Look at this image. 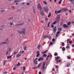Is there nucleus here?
<instances>
[{"label": "nucleus", "instance_id": "f257e3e1", "mask_svg": "<svg viewBox=\"0 0 74 74\" xmlns=\"http://www.w3.org/2000/svg\"><path fill=\"white\" fill-rule=\"evenodd\" d=\"M42 66V69L43 70H46L47 67V66L46 67H45V62L44 61L43 62Z\"/></svg>", "mask_w": 74, "mask_h": 74}, {"label": "nucleus", "instance_id": "f03ea898", "mask_svg": "<svg viewBox=\"0 0 74 74\" xmlns=\"http://www.w3.org/2000/svg\"><path fill=\"white\" fill-rule=\"evenodd\" d=\"M37 7L38 9L39 10H42V8L41 7V4L40 3H38V4Z\"/></svg>", "mask_w": 74, "mask_h": 74}, {"label": "nucleus", "instance_id": "7ed1b4c3", "mask_svg": "<svg viewBox=\"0 0 74 74\" xmlns=\"http://www.w3.org/2000/svg\"><path fill=\"white\" fill-rule=\"evenodd\" d=\"M44 10L46 13L48 12V8L47 7H45L44 8Z\"/></svg>", "mask_w": 74, "mask_h": 74}, {"label": "nucleus", "instance_id": "20e7f679", "mask_svg": "<svg viewBox=\"0 0 74 74\" xmlns=\"http://www.w3.org/2000/svg\"><path fill=\"white\" fill-rule=\"evenodd\" d=\"M21 31L23 32V34H25V33H26V29L25 28H22L21 29Z\"/></svg>", "mask_w": 74, "mask_h": 74}, {"label": "nucleus", "instance_id": "39448f33", "mask_svg": "<svg viewBox=\"0 0 74 74\" xmlns=\"http://www.w3.org/2000/svg\"><path fill=\"white\" fill-rule=\"evenodd\" d=\"M67 9L66 8H63L61 9V11L62 12H65V11H67Z\"/></svg>", "mask_w": 74, "mask_h": 74}, {"label": "nucleus", "instance_id": "423d86ee", "mask_svg": "<svg viewBox=\"0 0 74 74\" xmlns=\"http://www.w3.org/2000/svg\"><path fill=\"white\" fill-rule=\"evenodd\" d=\"M60 59V57L59 56H57L55 58V60L56 61H58V60Z\"/></svg>", "mask_w": 74, "mask_h": 74}, {"label": "nucleus", "instance_id": "0eeeda50", "mask_svg": "<svg viewBox=\"0 0 74 74\" xmlns=\"http://www.w3.org/2000/svg\"><path fill=\"white\" fill-rule=\"evenodd\" d=\"M53 29L54 33H55L56 31V27L55 26L53 28Z\"/></svg>", "mask_w": 74, "mask_h": 74}, {"label": "nucleus", "instance_id": "6e6552de", "mask_svg": "<svg viewBox=\"0 0 74 74\" xmlns=\"http://www.w3.org/2000/svg\"><path fill=\"white\" fill-rule=\"evenodd\" d=\"M44 58L42 57L38 59V61H40V60H43Z\"/></svg>", "mask_w": 74, "mask_h": 74}, {"label": "nucleus", "instance_id": "1a4fd4ad", "mask_svg": "<svg viewBox=\"0 0 74 74\" xmlns=\"http://www.w3.org/2000/svg\"><path fill=\"white\" fill-rule=\"evenodd\" d=\"M63 27H65V28H67L68 26L66 24H64L63 25Z\"/></svg>", "mask_w": 74, "mask_h": 74}, {"label": "nucleus", "instance_id": "9d476101", "mask_svg": "<svg viewBox=\"0 0 74 74\" xmlns=\"http://www.w3.org/2000/svg\"><path fill=\"white\" fill-rule=\"evenodd\" d=\"M17 32H18V33H20V34H23L22 31H18Z\"/></svg>", "mask_w": 74, "mask_h": 74}, {"label": "nucleus", "instance_id": "9b49d317", "mask_svg": "<svg viewBox=\"0 0 74 74\" xmlns=\"http://www.w3.org/2000/svg\"><path fill=\"white\" fill-rule=\"evenodd\" d=\"M60 32L59 31H58L56 33V37H57V36H58V34H60Z\"/></svg>", "mask_w": 74, "mask_h": 74}, {"label": "nucleus", "instance_id": "f8f14e48", "mask_svg": "<svg viewBox=\"0 0 74 74\" xmlns=\"http://www.w3.org/2000/svg\"><path fill=\"white\" fill-rule=\"evenodd\" d=\"M12 58V56H10L7 57V58L8 59H10V58Z\"/></svg>", "mask_w": 74, "mask_h": 74}, {"label": "nucleus", "instance_id": "ddd939ff", "mask_svg": "<svg viewBox=\"0 0 74 74\" xmlns=\"http://www.w3.org/2000/svg\"><path fill=\"white\" fill-rule=\"evenodd\" d=\"M7 44V42H1L0 43V45H1V44Z\"/></svg>", "mask_w": 74, "mask_h": 74}, {"label": "nucleus", "instance_id": "4468645a", "mask_svg": "<svg viewBox=\"0 0 74 74\" xmlns=\"http://www.w3.org/2000/svg\"><path fill=\"white\" fill-rule=\"evenodd\" d=\"M62 51H64L66 50V49L64 47H63L62 48Z\"/></svg>", "mask_w": 74, "mask_h": 74}, {"label": "nucleus", "instance_id": "2eb2a0df", "mask_svg": "<svg viewBox=\"0 0 74 74\" xmlns=\"http://www.w3.org/2000/svg\"><path fill=\"white\" fill-rule=\"evenodd\" d=\"M34 63H35V64H37V60H34Z\"/></svg>", "mask_w": 74, "mask_h": 74}, {"label": "nucleus", "instance_id": "dca6fc26", "mask_svg": "<svg viewBox=\"0 0 74 74\" xmlns=\"http://www.w3.org/2000/svg\"><path fill=\"white\" fill-rule=\"evenodd\" d=\"M21 56V55L18 54L16 56V57H17V58H19V57H20Z\"/></svg>", "mask_w": 74, "mask_h": 74}, {"label": "nucleus", "instance_id": "f3484780", "mask_svg": "<svg viewBox=\"0 0 74 74\" xmlns=\"http://www.w3.org/2000/svg\"><path fill=\"white\" fill-rule=\"evenodd\" d=\"M71 24V22L69 21L68 22V23H67V25H68V26H69V25H70Z\"/></svg>", "mask_w": 74, "mask_h": 74}, {"label": "nucleus", "instance_id": "a211bd4d", "mask_svg": "<svg viewBox=\"0 0 74 74\" xmlns=\"http://www.w3.org/2000/svg\"><path fill=\"white\" fill-rule=\"evenodd\" d=\"M40 14L42 15V16H43L44 15V13L42 12H40Z\"/></svg>", "mask_w": 74, "mask_h": 74}, {"label": "nucleus", "instance_id": "6ab92c4d", "mask_svg": "<svg viewBox=\"0 0 74 74\" xmlns=\"http://www.w3.org/2000/svg\"><path fill=\"white\" fill-rule=\"evenodd\" d=\"M70 63H67L66 64V67H69L70 66Z\"/></svg>", "mask_w": 74, "mask_h": 74}, {"label": "nucleus", "instance_id": "aec40b11", "mask_svg": "<svg viewBox=\"0 0 74 74\" xmlns=\"http://www.w3.org/2000/svg\"><path fill=\"white\" fill-rule=\"evenodd\" d=\"M56 23H57V21H55L54 22H53L52 24L55 25V24H56Z\"/></svg>", "mask_w": 74, "mask_h": 74}, {"label": "nucleus", "instance_id": "412c9836", "mask_svg": "<svg viewBox=\"0 0 74 74\" xmlns=\"http://www.w3.org/2000/svg\"><path fill=\"white\" fill-rule=\"evenodd\" d=\"M20 1L18 0H15L14 1L15 3H18V2H19Z\"/></svg>", "mask_w": 74, "mask_h": 74}, {"label": "nucleus", "instance_id": "4be33fe9", "mask_svg": "<svg viewBox=\"0 0 74 74\" xmlns=\"http://www.w3.org/2000/svg\"><path fill=\"white\" fill-rule=\"evenodd\" d=\"M41 63H40V64L38 65V68H39V67H40V66H41Z\"/></svg>", "mask_w": 74, "mask_h": 74}, {"label": "nucleus", "instance_id": "5701e85b", "mask_svg": "<svg viewBox=\"0 0 74 74\" xmlns=\"http://www.w3.org/2000/svg\"><path fill=\"white\" fill-rule=\"evenodd\" d=\"M48 38V35H45L44 36V38Z\"/></svg>", "mask_w": 74, "mask_h": 74}, {"label": "nucleus", "instance_id": "b1692460", "mask_svg": "<svg viewBox=\"0 0 74 74\" xmlns=\"http://www.w3.org/2000/svg\"><path fill=\"white\" fill-rule=\"evenodd\" d=\"M47 55H46L45 54L43 55V57H45V58L46 57H47Z\"/></svg>", "mask_w": 74, "mask_h": 74}, {"label": "nucleus", "instance_id": "393cba45", "mask_svg": "<svg viewBox=\"0 0 74 74\" xmlns=\"http://www.w3.org/2000/svg\"><path fill=\"white\" fill-rule=\"evenodd\" d=\"M23 70L24 71H25L26 69V68L25 67V66H24L23 67Z\"/></svg>", "mask_w": 74, "mask_h": 74}, {"label": "nucleus", "instance_id": "a878e982", "mask_svg": "<svg viewBox=\"0 0 74 74\" xmlns=\"http://www.w3.org/2000/svg\"><path fill=\"white\" fill-rule=\"evenodd\" d=\"M58 30L59 31H61L62 30V28H60L58 29Z\"/></svg>", "mask_w": 74, "mask_h": 74}, {"label": "nucleus", "instance_id": "bb28decb", "mask_svg": "<svg viewBox=\"0 0 74 74\" xmlns=\"http://www.w3.org/2000/svg\"><path fill=\"white\" fill-rule=\"evenodd\" d=\"M62 0H60V1L58 2V4H61V2L62 1Z\"/></svg>", "mask_w": 74, "mask_h": 74}, {"label": "nucleus", "instance_id": "cd10ccee", "mask_svg": "<svg viewBox=\"0 0 74 74\" xmlns=\"http://www.w3.org/2000/svg\"><path fill=\"white\" fill-rule=\"evenodd\" d=\"M20 66V63L18 62L17 65V67H18V66Z\"/></svg>", "mask_w": 74, "mask_h": 74}, {"label": "nucleus", "instance_id": "c85d7f7f", "mask_svg": "<svg viewBox=\"0 0 74 74\" xmlns=\"http://www.w3.org/2000/svg\"><path fill=\"white\" fill-rule=\"evenodd\" d=\"M44 29H45V30H47V29H48V27L46 26L45 27H44Z\"/></svg>", "mask_w": 74, "mask_h": 74}, {"label": "nucleus", "instance_id": "c756f323", "mask_svg": "<svg viewBox=\"0 0 74 74\" xmlns=\"http://www.w3.org/2000/svg\"><path fill=\"white\" fill-rule=\"evenodd\" d=\"M51 14L50 12H49V14L48 16V17L49 18V17H50V16H51Z\"/></svg>", "mask_w": 74, "mask_h": 74}, {"label": "nucleus", "instance_id": "7c9ffc66", "mask_svg": "<svg viewBox=\"0 0 74 74\" xmlns=\"http://www.w3.org/2000/svg\"><path fill=\"white\" fill-rule=\"evenodd\" d=\"M47 38H50V39H51V37L47 35Z\"/></svg>", "mask_w": 74, "mask_h": 74}, {"label": "nucleus", "instance_id": "2f4dec72", "mask_svg": "<svg viewBox=\"0 0 74 74\" xmlns=\"http://www.w3.org/2000/svg\"><path fill=\"white\" fill-rule=\"evenodd\" d=\"M24 51H20V53L23 54V53H24Z\"/></svg>", "mask_w": 74, "mask_h": 74}, {"label": "nucleus", "instance_id": "473e14b6", "mask_svg": "<svg viewBox=\"0 0 74 74\" xmlns=\"http://www.w3.org/2000/svg\"><path fill=\"white\" fill-rule=\"evenodd\" d=\"M61 11H62V10H60L59 11H58L57 12V13H60V12H61Z\"/></svg>", "mask_w": 74, "mask_h": 74}, {"label": "nucleus", "instance_id": "72a5a7b5", "mask_svg": "<svg viewBox=\"0 0 74 74\" xmlns=\"http://www.w3.org/2000/svg\"><path fill=\"white\" fill-rule=\"evenodd\" d=\"M62 47H63V46L65 45L64 44V42H62Z\"/></svg>", "mask_w": 74, "mask_h": 74}, {"label": "nucleus", "instance_id": "f704fd0d", "mask_svg": "<svg viewBox=\"0 0 74 74\" xmlns=\"http://www.w3.org/2000/svg\"><path fill=\"white\" fill-rule=\"evenodd\" d=\"M55 56H58V53H54Z\"/></svg>", "mask_w": 74, "mask_h": 74}, {"label": "nucleus", "instance_id": "c9c22d12", "mask_svg": "<svg viewBox=\"0 0 74 74\" xmlns=\"http://www.w3.org/2000/svg\"><path fill=\"white\" fill-rule=\"evenodd\" d=\"M52 56V55L51 54H50V55H48L47 57V58H48V57H51Z\"/></svg>", "mask_w": 74, "mask_h": 74}, {"label": "nucleus", "instance_id": "e433bc0d", "mask_svg": "<svg viewBox=\"0 0 74 74\" xmlns=\"http://www.w3.org/2000/svg\"><path fill=\"white\" fill-rule=\"evenodd\" d=\"M63 22H61L60 23V25H61V26H62V25H63Z\"/></svg>", "mask_w": 74, "mask_h": 74}, {"label": "nucleus", "instance_id": "4c0bfd02", "mask_svg": "<svg viewBox=\"0 0 74 74\" xmlns=\"http://www.w3.org/2000/svg\"><path fill=\"white\" fill-rule=\"evenodd\" d=\"M69 42L70 44H71L72 43V41L71 40H70L69 41Z\"/></svg>", "mask_w": 74, "mask_h": 74}, {"label": "nucleus", "instance_id": "58836bf2", "mask_svg": "<svg viewBox=\"0 0 74 74\" xmlns=\"http://www.w3.org/2000/svg\"><path fill=\"white\" fill-rule=\"evenodd\" d=\"M36 54H40V51H37Z\"/></svg>", "mask_w": 74, "mask_h": 74}, {"label": "nucleus", "instance_id": "ea45409f", "mask_svg": "<svg viewBox=\"0 0 74 74\" xmlns=\"http://www.w3.org/2000/svg\"><path fill=\"white\" fill-rule=\"evenodd\" d=\"M48 18H45V21H48Z\"/></svg>", "mask_w": 74, "mask_h": 74}, {"label": "nucleus", "instance_id": "a19ab883", "mask_svg": "<svg viewBox=\"0 0 74 74\" xmlns=\"http://www.w3.org/2000/svg\"><path fill=\"white\" fill-rule=\"evenodd\" d=\"M14 54H16V53H18V52H16V51H14Z\"/></svg>", "mask_w": 74, "mask_h": 74}, {"label": "nucleus", "instance_id": "79ce46f5", "mask_svg": "<svg viewBox=\"0 0 74 74\" xmlns=\"http://www.w3.org/2000/svg\"><path fill=\"white\" fill-rule=\"evenodd\" d=\"M40 47V45H39L37 47L38 49H39Z\"/></svg>", "mask_w": 74, "mask_h": 74}, {"label": "nucleus", "instance_id": "37998d69", "mask_svg": "<svg viewBox=\"0 0 74 74\" xmlns=\"http://www.w3.org/2000/svg\"><path fill=\"white\" fill-rule=\"evenodd\" d=\"M27 5H30V3L29 2H28L27 3Z\"/></svg>", "mask_w": 74, "mask_h": 74}, {"label": "nucleus", "instance_id": "c03bdc74", "mask_svg": "<svg viewBox=\"0 0 74 74\" xmlns=\"http://www.w3.org/2000/svg\"><path fill=\"white\" fill-rule=\"evenodd\" d=\"M67 58L68 59H71L70 57L69 56H67Z\"/></svg>", "mask_w": 74, "mask_h": 74}, {"label": "nucleus", "instance_id": "a18cd8bd", "mask_svg": "<svg viewBox=\"0 0 74 74\" xmlns=\"http://www.w3.org/2000/svg\"><path fill=\"white\" fill-rule=\"evenodd\" d=\"M3 74H7V72H4L3 73Z\"/></svg>", "mask_w": 74, "mask_h": 74}, {"label": "nucleus", "instance_id": "49530a36", "mask_svg": "<svg viewBox=\"0 0 74 74\" xmlns=\"http://www.w3.org/2000/svg\"><path fill=\"white\" fill-rule=\"evenodd\" d=\"M44 4H47V2H46V1H44Z\"/></svg>", "mask_w": 74, "mask_h": 74}, {"label": "nucleus", "instance_id": "de8ad7c7", "mask_svg": "<svg viewBox=\"0 0 74 74\" xmlns=\"http://www.w3.org/2000/svg\"><path fill=\"white\" fill-rule=\"evenodd\" d=\"M24 49L25 51L26 49V46H25L24 48Z\"/></svg>", "mask_w": 74, "mask_h": 74}, {"label": "nucleus", "instance_id": "09e8293b", "mask_svg": "<svg viewBox=\"0 0 74 74\" xmlns=\"http://www.w3.org/2000/svg\"><path fill=\"white\" fill-rule=\"evenodd\" d=\"M50 45H49V46H50V45H52V42H50Z\"/></svg>", "mask_w": 74, "mask_h": 74}, {"label": "nucleus", "instance_id": "8fccbe9b", "mask_svg": "<svg viewBox=\"0 0 74 74\" xmlns=\"http://www.w3.org/2000/svg\"><path fill=\"white\" fill-rule=\"evenodd\" d=\"M71 1L72 3H74V0H72Z\"/></svg>", "mask_w": 74, "mask_h": 74}, {"label": "nucleus", "instance_id": "3c124183", "mask_svg": "<svg viewBox=\"0 0 74 74\" xmlns=\"http://www.w3.org/2000/svg\"><path fill=\"white\" fill-rule=\"evenodd\" d=\"M13 19V17H12V18H10L9 19V20H11V19Z\"/></svg>", "mask_w": 74, "mask_h": 74}, {"label": "nucleus", "instance_id": "603ef678", "mask_svg": "<svg viewBox=\"0 0 74 74\" xmlns=\"http://www.w3.org/2000/svg\"><path fill=\"white\" fill-rule=\"evenodd\" d=\"M39 55H40V54H37V55H36V57H38V56H39Z\"/></svg>", "mask_w": 74, "mask_h": 74}, {"label": "nucleus", "instance_id": "864d4df0", "mask_svg": "<svg viewBox=\"0 0 74 74\" xmlns=\"http://www.w3.org/2000/svg\"><path fill=\"white\" fill-rule=\"evenodd\" d=\"M17 12H19V11H21V9H18L17 11Z\"/></svg>", "mask_w": 74, "mask_h": 74}, {"label": "nucleus", "instance_id": "5fc2aeb1", "mask_svg": "<svg viewBox=\"0 0 74 74\" xmlns=\"http://www.w3.org/2000/svg\"><path fill=\"white\" fill-rule=\"evenodd\" d=\"M55 13H56V14H58V12L57 13V11L56 10L55 11Z\"/></svg>", "mask_w": 74, "mask_h": 74}, {"label": "nucleus", "instance_id": "6e6d98bb", "mask_svg": "<svg viewBox=\"0 0 74 74\" xmlns=\"http://www.w3.org/2000/svg\"><path fill=\"white\" fill-rule=\"evenodd\" d=\"M8 51H7L6 52V55H8Z\"/></svg>", "mask_w": 74, "mask_h": 74}, {"label": "nucleus", "instance_id": "4d7b16f0", "mask_svg": "<svg viewBox=\"0 0 74 74\" xmlns=\"http://www.w3.org/2000/svg\"><path fill=\"white\" fill-rule=\"evenodd\" d=\"M22 25V24H16V26H19V25Z\"/></svg>", "mask_w": 74, "mask_h": 74}, {"label": "nucleus", "instance_id": "13d9d810", "mask_svg": "<svg viewBox=\"0 0 74 74\" xmlns=\"http://www.w3.org/2000/svg\"><path fill=\"white\" fill-rule=\"evenodd\" d=\"M56 68H59V66L57 65L56 66Z\"/></svg>", "mask_w": 74, "mask_h": 74}, {"label": "nucleus", "instance_id": "bf43d9fd", "mask_svg": "<svg viewBox=\"0 0 74 74\" xmlns=\"http://www.w3.org/2000/svg\"><path fill=\"white\" fill-rule=\"evenodd\" d=\"M55 39H54L53 38L52 40V41H55Z\"/></svg>", "mask_w": 74, "mask_h": 74}, {"label": "nucleus", "instance_id": "052dcab7", "mask_svg": "<svg viewBox=\"0 0 74 74\" xmlns=\"http://www.w3.org/2000/svg\"><path fill=\"white\" fill-rule=\"evenodd\" d=\"M10 25H13V23H10Z\"/></svg>", "mask_w": 74, "mask_h": 74}, {"label": "nucleus", "instance_id": "680f3d73", "mask_svg": "<svg viewBox=\"0 0 74 74\" xmlns=\"http://www.w3.org/2000/svg\"><path fill=\"white\" fill-rule=\"evenodd\" d=\"M9 52H11V49L10 48L9 49Z\"/></svg>", "mask_w": 74, "mask_h": 74}, {"label": "nucleus", "instance_id": "e2e57ef3", "mask_svg": "<svg viewBox=\"0 0 74 74\" xmlns=\"http://www.w3.org/2000/svg\"><path fill=\"white\" fill-rule=\"evenodd\" d=\"M52 71H55V69L54 68L52 69Z\"/></svg>", "mask_w": 74, "mask_h": 74}, {"label": "nucleus", "instance_id": "0e129e2a", "mask_svg": "<svg viewBox=\"0 0 74 74\" xmlns=\"http://www.w3.org/2000/svg\"><path fill=\"white\" fill-rule=\"evenodd\" d=\"M68 48H70V47H69V46H68L67 47H66V49Z\"/></svg>", "mask_w": 74, "mask_h": 74}, {"label": "nucleus", "instance_id": "69168bd1", "mask_svg": "<svg viewBox=\"0 0 74 74\" xmlns=\"http://www.w3.org/2000/svg\"><path fill=\"white\" fill-rule=\"evenodd\" d=\"M3 28H0V30H3Z\"/></svg>", "mask_w": 74, "mask_h": 74}, {"label": "nucleus", "instance_id": "338daca9", "mask_svg": "<svg viewBox=\"0 0 74 74\" xmlns=\"http://www.w3.org/2000/svg\"><path fill=\"white\" fill-rule=\"evenodd\" d=\"M72 47H74V44L72 45Z\"/></svg>", "mask_w": 74, "mask_h": 74}, {"label": "nucleus", "instance_id": "774afa93", "mask_svg": "<svg viewBox=\"0 0 74 74\" xmlns=\"http://www.w3.org/2000/svg\"><path fill=\"white\" fill-rule=\"evenodd\" d=\"M39 74H41V72H39Z\"/></svg>", "mask_w": 74, "mask_h": 74}]
</instances>
